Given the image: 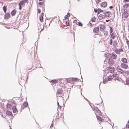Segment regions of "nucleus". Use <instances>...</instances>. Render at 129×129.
Wrapping results in <instances>:
<instances>
[{
	"label": "nucleus",
	"mask_w": 129,
	"mask_h": 129,
	"mask_svg": "<svg viewBox=\"0 0 129 129\" xmlns=\"http://www.w3.org/2000/svg\"><path fill=\"white\" fill-rule=\"evenodd\" d=\"M108 57H111L112 59H115L117 57V55L114 52H112L111 54H109V53H108Z\"/></svg>",
	"instance_id": "nucleus-1"
},
{
	"label": "nucleus",
	"mask_w": 129,
	"mask_h": 129,
	"mask_svg": "<svg viewBox=\"0 0 129 129\" xmlns=\"http://www.w3.org/2000/svg\"><path fill=\"white\" fill-rule=\"evenodd\" d=\"M10 13H7L5 14L4 18L7 20L10 18Z\"/></svg>",
	"instance_id": "nucleus-2"
},
{
	"label": "nucleus",
	"mask_w": 129,
	"mask_h": 129,
	"mask_svg": "<svg viewBox=\"0 0 129 129\" xmlns=\"http://www.w3.org/2000/svg\"><path fill=\"white\" fill-rule=\"evenodd\" d=\"M124 17L126 18H127L128 16V13L126 11V10L124 9V12L123 13Z\"/></svg>",
	"instance_id": "nucleus-3"
},
{
	"label": "nucleus",
	"mask_w": 129,
	"mask_h": 129,
	"mask_svg": "<svg viewBox=\"0 0 129 129\" xmlns=\"http://www.w3.org/2000/svg\"><path fill=\"white\" fill-rule=\"evenodd\" d=\"M93 31L95 33H98L99 31V27H94L93 29Z\"/></svg>",
	"instance_id": "nucleus-4"
},
{
	"label": "nucleus",
	"mask_w": 129,
	"mask_h": 129,
	"mask_svg": "<svg viewBox=\"0 0 129 129\" xmlns=\"http://www.w3.org/2000/svg\"><path fill=\"white\" fill-rule=\"evenodd\" d=\"M121 67L125 69H127L128 68V66L124 63H122L121 65Z\"/></svg>",
	"instance_id": "nucleus-5"
},
{
	"label": "nucleus",
	"mask_w": 129,
	"mask_h": 129,
	"mask_svg": "<svg viewBox=\"0 0 129 129\" xmlns=\"http://www.w3.org/2000/svg\"><path fill=\"white\" fill-rule=\"evenodd\" d=\"M111 13L110 11H106L105 13L104 14L105 17H110Z\"/></svg>",
	"instance_id": "nucleus-6"
},
{
	"label": "nucleus",
	"mask_w": 129,
	"mask_h": 129,
	"mask_svg": "<svg viewBox=\"0 0 129 129\" xmlns=\"http://www.w3.org/2000/svg\"><path fill=\"white\" fill-rule=\"evenodd\" d=\"M101 7L104 8L106 7L107 6V3L106 2H104L102 3L101 4Z\"/></svg>",
	"instance_id": "nucleus-7"
},
{
	"label": "nucleus",
	"mask_w": 129,
	"mask_h": 129,
	"mask_svg": "<svg viewBox=\"0 0 129 129\" xmlns=\"http://www.w3.org/2000/svg\"><path fill=\"white\" fill-rule=\"evenodd\" d=\"M12 109L13 110V112L14 113H16L17 112H18V111L17 110L16 106H13L12 107Z\"/></svg>",
	"instance_id": "nucleus-8"
},
{
	"label": "nucleus",
	"mask_w": 129,
	"mask_h": 129,
	"mask_svg": "<svg viewBox=\"0 0 129 129\" xmlns=\"http://www.w3.org/2000/svg\"><path fill=\"white\" fill-rule=\"evenodd\" d=\"M63 91L62 89L59 88L57 89V94H61L62 93Z\"/></svg>",
	"instance_id": "nucleus-9"
},
{
	"label": "nucleus",
	"mask_w": 129,
	"mask_h": 129,
	"mask_svg": "<svg viewBox=\"0 0 129 129\" xmlns=\"http://www.w3.org/2000/svg\"><path fill=\"white\" fill-rule=\"evenodd\" d=\"M44 15V14L43 13H42L41 14L40 16L39 17V19L41 22H42L43 21V16Z\"/></svg>",
	"instance_id": "nucleus-10"
},
{
	"label": "nucleus",
	"mask_w": 129,
	"mask_h": 129,
	"mask_svg": "<svg viewBox=\"0 0 129 129\" xmlns=\"http://www.w3.org/2000/svg\"><path fill=\"white\" fill-rule=\"evenodd\" d=\"M99 19V20H102L104 18H105V17L102 14H100L98 16Z\"/></svg>",
	"instance_id": "nucleus-11"
},
{
	"label": "nucleus",
	"mask_w": 129,
	"mask_h": 129,
	"mask_svg": "<svg viewBox=\"0 0 129 129\" xmlns=\"http://www.w3.org/2000/svg\"><path fill=\"white\" fill-rule=\"evenodd\" d=\"M108 63L109 64H112L114 63V62L112 59H109Z\"/></svg>",
	"instance_id": "nucleus-12"
},
{
	"label": "nucleus",
	"mask_w": 129,
	"mask_h": 129,
	"mask_svg": "<svg viewBox=\"0 0 129 129\" xmlns=\"http://www.w3.org/2000/svg\"><path fill=\"white\" fill-rule=\"evenodd\" d=\"M100 30L101 31H103L105 28L104 25L102 24H100Z\"/></svg>",
	"instance_id": "nucleus-13"
},
{
	"label": "nucleus",
	"mask_w": 129,
	"mask_h": 129,
	"mask_svg": "<svg viewBox=\"0 0 129 129\" xmlns=\"http://www.w3.org/2000/svg\"><path fill=\"white\" fill-rule=\"evenodd\" d=\"M6 114V115H9L10 116H13L12 112L9 111H7Z\"/></svg>",
	"instance_id": "nucleus-14"
},
{
	"label": "nucleus",
	"mask_w": 129,
	"mask_h": 129,
	"mask_svg": "<svg viewBox=\"0 0 129 129\" xmlns=\"http://www.w3.org/2000/svg\"><path fill=\"white\" fill-rule=\"evenodd\" d=\"M25 3L24 0H21L19 3V6H23L25 5Z\"/></svg>",
	"instance_id": "nucleus-15"
},
{
	"label": "nucleus",
	"mask_w": 129,
	"mask_h": 129,
	"mask_svg": "<svg viewBox=\"0 0 129 129\" xmlns=\"http://www.w3.org/2000/svg\"><path fill=\"white\" fill-rule=\"evenodd\" d=\"M121 61L122 62L124 63H127V59L125 58H121Z\"/></svg>",
	"instance_id": "nucleus-16"
},
{
	"label": "nucleus",
	"mask_w": 129,
	"mask_h": 129,
	"mask_svg": "<svg viewBox=\"0 0 129 129\" xmlns=\"http://www.w3.org/2000/svg\"><path fill=\"white\" fill-rule=\"evenodd\" d=\"M16 13V10L15 9H14L11 12V14L12 16H14L15 15Z\"/></svg>",
	"instance_id": "nucleus-17"
},
{
	"label": "nucleus",
	"mask_w": 129,
	"mask_h": 129,
	"mask_svg": "<svg viewBox=\"0 0 129 129\" xmlns=\"http://www.w3.org/2000/svg\"><path fill=\"white\" fill-rule=\"evenodd\" d=\"M111 37L113 39H114L115 37L116 34L114 33H113L110 34Z\"/></svg>",
	"instance_id": "nucleus-18"
},
{
	"label": "nucleus",
	"mask_w": 129,
	"mask_h": 129,
	"mask_svg": "<svg viewBox=\"0 0 129 129\" xmlns=\"http://www.w3.org/2000/svg\"><path fill=\"white\" fill-rule=\"evenodd\" d=\"M114 69L113 67H111L110 68L109 72L110 73H112L114 71Z\"/></svg>",
	"instance_id": "nucleus-19"
},
{
	"label": "nucleus",
	"mask_w": 129,
	"mask_h": 129,
	"mask_svg": "<svg viewBox=\"0 0 129 129\" xmlns=\"http://www.w3.org/2000/svg\"><path fill=\"white\" fill-rule=\"evenodd\" d=\"M93 109L96 111L97 112L100 113H101V111L97 107H94Z\"/></svg>",
	"instance_id": "nucleus-20"
},
{
	"label": "nucleus",
	"mask_w": 129,
	"mask_h": 129,
	"mask_svg": "<svg viewBox=\"0 0 129 129\" xmlns=\"http://www.w3.org/2000/svg\"><path fill=\"white\" fill-rule=\"evenodd\" d=\"M51 81V83L54 84L57 83L58 82V80L56 79L52 80Z\"/></svg>",
	"instance_id": "nucleus-21"
},
{
	"label": "nucleus",
	"mask_w": 129,
	"mask_h": 129,
	"mask_svg": "<svg viewBox=\"0 0 129 129\" xmlns=\"http://www.w3.org/2000/svg\"><path fill=\"white\" fill-rule=\"evenodd\" d=\"M125 81L126 82V84H129V78H126V79ZM124 84L125 85V84Z\"/></svg>",
	"instance_id": "nucleus-22"
},
{
	"label": "nucleus",
	"mask_w": 129,
	"mask_h": 129,
	"mask_svg": "<svg viewBox=\"0 0 129 129\" xmlns=\"http://www.w3.org/2000/svg\"><path fill=\"white\" fill-rule=\"evenodd\" d=\"M7 108L9 109H11V108L12 106L10 104H8V103L7 105Z\"/></svg>",
	"instance_id": "nucleus-23"
},
{
	"label": "nucleus",
	"mask_w": 129,
	"mask_h": 129,
	"mask_svg": "<svg viewBox=\"0 0 129 129\" xmlns=\"http://www.w3.org/2000/svg\"><path fill=\"white\" fill-rule=\"evenodd\" d=\"M28 105V103L27 102H24L23 103V105L25 107H27Z\"/></svg>",
	"instance_id": "nucleus-24"
},
{
	"label": "nucleus",
	"mask_w": 129,
	"mask_h": 129,
	"mask_svg": "<svg viewBox=\"0 0 129 129\" xmlns=\"http://www.w3.org/2000/svg\"><path fill=\"white\" fill-rule=\"evenodd\" d=\"M3 9L4 13H6L7 11L6 6H4L3 7Z\"/></svg>",
	"instance_id": "nucleus-25"
},
{
	"label": "nucleus",
	"mask_w": 129,
	"mask_h": 129,
	"mask_svg": "<svg viewBox=\"0 0 129 129\" xmlns=\"http://www.w3.org/2000/svg\"><path fill=\"white\" fill-rule=\"evenodd\" d=\"M96 118L98 120L101 122L102 121V119L101 117L96 115Z\"/></svg>",
	"instance_id": "nucleus-26"
},
{
	"label": "nucleus",
	"mask_w": 129,
	"mask_h": 129,
	"mask_svg": "<svg viewBox=\"0 0 129 129\" xmlns=\"http://www.w3.org/2000/svg\"><path fill=\"white\" fill-rule=\"evenodd\" d=\"M71 79L72 81H75V82L77 81V80H78V79L77 78H72L71 79V78H70Z\"/></svg>",
	"instance_id": "nucleus-27"
},
{
	"label": "nucleus",
	"mask_w": 129,
	"mask_h": 129,
	"mask_svg": "<svg viewBox=\"0 0 129 129\" xmlns=\"http://www.w3.org/2000/svg\"><path fill=\"white\" fill-rule=\"evenodd\" d=\"M109 27L110 28V34H111V33H112L113 31V29L111 27L109 26Z\"/></svg>",
	"instance_id": "nucleus-28"
},
{
	"label": "nucleus",
	"mask_w": 129,
	"mask_h": 129,
	"mask_svg": "<svg viewBox=\"0 0 129 129\" xmlns=\"http://www.w3.org/2000/svg\"><path fill=\"white\" fill-rule=\"evenodd\" d=\"M98 14H99L101 12H103V10L100 8L98 9Z\"/></svg>",
	"instance_id": "nucleus-29"
},
{
	"label": "nucleus",
	"mask_w": 129,
	"mask_h": 129,
	"mask_svg": "<svg viewBox=\"0 0 129 129\" xmlns=\"http://www.w3.org/2000/svg\"><path fill=\"white\" fill-rule=\"evenodd\" d=\"M108 34V33L107 31L104 32V35L105 37L107 36Z\"/></svg>",
	"instance_id": "nucleus-30"
},
{
	"label": "nucleus",
	"mask_w": 129,
	"mask_h": 129,
	"mask_svg": "<svg viewBox=\"0 0 129 129\" xmlns=\"http://www.w3.org/2000/svg\"><path fill=\"white\" fill-rule=\"evenodd\" d=\"M69 19H67L66 22V24L67 26H69L70 25V23L69 22Z\"/></svg>",
	"instance_id": "nucleus-31"
},
{
	"label": "nucleus",
	"mask_w": 129,
	"mask_h": 129,
	"mask_svg": "<svg viewBox=\"0 0 129 129\" xmlns=\"http://www.w3.org/2000/svg\"><path fill=\"white\" fill-rule=\"evenodd\" d=\"M77 24L80 26H81L82 25V24L80 22H78V23Z\"/></svg>",
	"instance_id": "nucleus-32"
},
{
	"label": "nucleus",
	"mask_w": 129,
	"mask_h": 129,
	"mask_svg": "<svg viewBox=\"0 0 129 129\" xmlns=\"http://www.w3.org/2000/svg\"><path fill=\"white\" fill-rule=\"evenodd\" d=\"M96 19L95 17H93L91 19V21L92 22H95V20Z\"/></svg>",
	"instance_id": "nucleus-33"
},
{
	"label": "nucleus",
	"mask_w": 129,
	"mask_h": 129,
	"mask_svg": "<svg viewBox=\"0 0 129 129\" xmlns=\"http://www.w3.org/2000/svg\"><path fill=\"white\" fill-rule=\"evenodd\" d=\"M115 52L117 54H119L120 53L119 50L116 49L115 50Z\"/></svg>",
	"instance_id": "nucleus-34"
},
{
	"label": "nucleus",
	"mask_w": 129,
	"mask_h": 129,
	"mask_svg": "<svg viewBox=\"0 0 129 129\" xmlns=\"http://www.w3.org/2000/svg\"><path fill=\"white\" fill-rule=\"evenodd\" d=\"M126 44L127 45H129V41L128 39H126Z\"/></svg>",
	"instance_id": "nucleus-35"
},
{
	"label": "nucleus",
	"mask_w": 129,
	"mask_h": 129,
	"mask_svg": "<svg viewBox=\"0 0 129 129\" xmlns=\"http://www.w3.org/2000/svg\"><path fill=\"white\" fill-rule=\"evenodd\" d=\"M129 6V4H125L123 6V7L126 6V7L127 8Z\"/></svg>",
	"instance_id": "nucleus-36"
},
{
	"label": "nucleus",
	"mask_w": 129,
	"mask_h": 129,
	"mask_svg": "<svg viewBox=\"0 0 129 129\" xmlns=\"http://www.w3.org/2000/svg\"><path fill=\"white\" fill-rule=\"evenodd\" d=\"M112 39H111L110 40V45H111L112 44Z\"/></svg>",
	"instance_id": "nucleus-37"
},
{
	"label": "nucleus",
	"mask_w": 129,
	"mask_h": 129,
	"mask_svg": "<svg viewBox=\"0 0 129 129\" xmlns=\"http://www.w3.org/2000/svg\"><path fill=\"white\" fill-rule=\"evenodd\" d=\"M57 105H58V107H59V109H60V108H61V106L59 105V103L58 102H57Z\"/></svg>",
	"instance_id": "nucleus-38"
},
{
	"label": "nucleus",
	"mask_w": 129,
	"mask_h": 129,
	"mask_svg": "<svg viewBox=\"0 0 129 129\" xmlns=\"http://www.w3.org/2000/svg\"><path fill=\"white\" fill-rule=\"evenodd\" d=\"M121 48L120 49H119V51H120V52H122L123 51V50L122 49V48L121 46Z\"/></svg>",
	"instance_id": "nucleus-39"
},
{
	"label": "nucleus",
	"mask_w": 129,
	"mask_h": 129,
	"mask_svg": "<svg viewBox=\"0 0 129 129\" xmlns=\"http://www.w3.org/2000/svg\"><path fill=\"white\" fill-rule=\"evenodd\" d=\"M107 81V80H104L103 79V83L104 84H105L106 83Z\"/></svg>",
	"instance_id": "nucleus-40"
},
{
	"label": "nucleus",
	"mask_w": 129,
	"mask_h": 129,
	"mask_svg": "<svg viewBox=\"0 0 129 129\" xmlns=\"http://www.w3.org/2000/svg\"><path fill=\"white\" fill-rule=\"evenodd\" d=\"M64 17L65 19H67L68 18V15H66L64 16Z\"/></svg>",
	"instance_id": "nucleus-41"
},
{
	"label": "nucleus",
	"mask_w": 129,
	"mask_h": 129,
	"mask_svg": "<svg viewBox=\"0 0 129 129\" xmlns=\"http://www.w3.org/2000/svg\"><path fill=\"white\" fill-rule=\"evenodd\" d=\"M121 72H121V73H122L123 72H124L125 73H126V71H123V70L121 69V70H120Z\"/></svg>",
	"instance_id": "nucleus-42"
},
{
	"label": "nucleus",
	"mask_w": 129,
	"mask_h": 129,
	"mask_svg": "<svg viewBox=\"0 0 129 129\" xmlns=\"http://www.w3.org/2000/svg\"><path fill=\"white\" fill-rule=\"evenodd\" d=\"M126 127L127 128H129V125L126 124Z\"/></svg>",
	"instance_id": "nucleus-43"
},
{
	"label": "nucleus",
	"mask_w": 129,
	"mask_h": 129,
	"mask_svg": "<svg viewBox=\"0 0 129 129\" xmlns=\"http://www.w3.org/2000/svg\"><path fill=\"white\" fill-rule=\"evenodd\" d=\"M41 10L40 9H38V13H41Z\"/></svg>",
	"instance_id": "nucleus-44"
},
{
	"label": "nucleus",
	"mask_w": 129,
	"mask_h": 129,
	"mask_svg": "<svg viewBox=\"0 0 129 129\" xmlns=\"http://www.w3.org/2000/svg\"><path fill=\"white\" fill-rule=\"evenodd\" d=\"M53 124L52 123L51 124V125L50 127V129H52V127L53 126Z\"/></svg>",
	"instance_id": "nucleus-45"
},
{
	"label": "nucleus",
	"mask_w": 129,
	"mask_h": 129,
	"mask_svg": "<svg viewBox=\"0 0 129 129\" xmlns=\"http://www.w3.org/2000/svg\"><path fill=\"white\" fill-rule=\"evenodd\" d=\"M94 12H95V13H96L97 12H98V9H94Z\"/></svg>",
	"instance_id": "nucleus-46"
},
{
	"label": "nucleus",
	"mask_w": 129,
	"mask_h": 129,
	"mask_svg": "<svg viewBox=\"0 0 129 129\" xmlns=\"http://www.w3.org/2000/svg\"><path fill=\"white\" fill-rule=\"evenodd\" d=\"M39 4L40 5H43V3L42 2H40L39 3Z\"/></svg>",
	"instance_id": "nucleus-47"
},
{
	"label": "nucleus",
	"mask_w": 129,
	"mask_h": 129,
	"mask_svg": "<svg viewBox=\"0 0 129 129\" xmlns=\"http://www.w3.org/2000/svg\"><path fill=\"white\" fill-rule=\"evenodd\" d=\"M124 3H126L127 2H129V0H124Z\"/></svg>",
	"instance_id": "nucleus-48"
},
{
	"label": "nucleus",
	"mask_w": 129,
	"mask_h": 129,
	"mask_svg": "<svg viewBox=\"0 0 129 129\" xmlns=\"http://www.w3.org/2000/svg\"><path fill=\"white\" fill-rule=\"evenodd\" d=\"M108 81H110L111 79V78L109 77H108Z\"/></svg>",
	"instance_id": "nucleus-49"
},
{
	"label": "nucleus",
	"mask_w": 129,
	"mask_h": 129,
	"mask_svg": "<svg viewBox=\"0 0 129 129\" xmlns=\"http://www.w3.org/2000/svg\"><path fill=\"white\" fill-rule=\"evenodd\" d=\"M19 6V9L20 10H21L22 8V7H21V6Z\"/></svg>",
	"instance_id": "nucleus-50"
},
{
	"label": "nucleus",
	"mask_w": 129,
	"mask_h": 129,
	"mask_svg": "<svg viewBox=\"0 0 129 129\" xmlns=\"http://www.w3.org/2000/svg\"><path fill=\"white\" fill-rule=\"evenodd\" d=\"M109 8L110 9H112L113 8V6H111L109 7Z\"/></svg>",
	"instance_id": "nucleus-51"
},
{
	"label": "nucleus",
	"mask_w": 129,
	"mask_h": 129,
	"mask_svg": "<svg viewBox=\"0 0 129 129\" xmlns=\"http://www.w3.org/2000/svg\"><path fill=\"white\" fill-rule=\"evenodd\" d=\"M70 13H68L67 14V15H68V16H69L70 17Z\"/></svg>",
	"instance_id": "nucleus-52"
},
{
	"label": "nucleus",
	"mask_w": 129,
	"mask_h": 129,
	"mask_svg": "<svg viewBox=\"0 0 129 129\" xmlns=\"http://www.w3.org/2000/svg\"><path fill=\"white\" fill-rule=\"evenodd\" d=\"M110 21V20H109V19H108V20H107H107H106V21H106V22H109V21Z\"/></svg>",
	"instance_id": "nucleus-53"
},
{
	"label": "nucleus",
	"mask_w": 129,
	"mask_h": 129,
	"mask_svg": "<svg viewBox=\"0 0 129 129\" xmlns=\"http://www.w3.org/2000/svg\"><path fill=\"white\" fill-rule=\"evenodd\" d=\"M77 20H74V21H73V22L74 23H75L76 22H77Z\"/></svg>",
	"instance_id": "nucleus-54"
},
{
	"label": "nucleus",
	"mask_w": 129,
	"mask_h": 129,
	"mask_svg": "<svg viewBox=\"0 0 129 129\" xmlns=\"http://www.w3.org/2000/svg\"><path fill=\"white\" fill-rule=\"evenodd\" d=\"M84 99H85L87 101H88V100L87 99H86V98H85V97H84Z\"/></svg>",
	"instance_id": "nucleus-55"
},
{
	"label": "nucleus",
	"mask_w": 129,
	"mask_h": 129,
	"mask_svg": "<svg viewBox=\"0 0 129 129\" xmlns=\"http://www.w3.org/2000/svg\"><path fill=\"white\" fill-rule=\"evenodd\" d=\"M99 1H98V2H96V3L97 4L98 3H99Z\"/></svg>",
	"instance_id": "nucleus-56"
},
{
	"label": "nucleus",
	"mask_w": 129,
	"mask_h": 129,
	"mask_svg": "<svg viewBox=\"0 0 129 129\" xmlns=\"http://www.w3.org/2000/svg\"><path fill=\"white\" fill-rule=\"evenodd\" d=\"M3 105H0V107H2Z\"/></svg>",
	"instance_id": "nucleus-57"
},
{
	"label": "nucleus",
	"mask_w": 129,
	"mask_h": 129,
	"mask_svg": "<svg viewBox=\"0 0 129 129\" xmlns=\"http://www.w3.org/2000/svg\"><path fill=\"white\" fill-rule=\"evenodd\" d=\"M43 30H44V28H43L41 29V30L40 31V32H41V31H42Z\"/></svg>",
	"instance_id": "nucleus-58"
},
{
	"label": "nucleus",
	"mask_w": 129,
	"mask_h": 129,
	"mask_svg": "<svg viewBox=\"0 0 129 129\" xmlns=\"http://www.w3.org/2000/svg\"><path fill=\"white\" fill-rule=\"evenodd\" d=\"M117 69H118V70H121V69H120V68H117Z\"/></svg>",
	"instance_id": "nucleus-59"
},
{
	"label": "nucleus",
	"mask_w": 129,
	"mask_h": 129,
	"mask_svg": "<svg viewBox=\"0 0 129 129\" xmlns=\"http://www.w3.org/2000/svg\"><path fill=\"white\" fill-rule=\"evenodd\" d=\"M40 1H43V0H39Z\"/></svg>",
	"instance_id": "nucleus-60"
},
{
	"label": "nucleus",
	"mask_w": 129,
	"mask_h": 129,
	"mask_svg": "<svg viewBox=\"0 0 129 129\" xmlns=\"http://www.w3.org/2000/svg\"><path fill=\"white\" fill-rule=\"evenodd\" d=\"M127 123L129 124V119L128 121H127Z\"/></svg>",
	"instance_id": "nucleus-61"
},
{
	"label": "nucleus",
	"mask_w": 129,
	"mask_h": 129,
	"mask_svg": "<svg viewBox=\"0 0 129 129\" xmlns=\"http://www.w3.org/2000/svg\"><path fill=\"white\" fill-rule=\"evenodd\" d=\"M128 28H129V24L128 25Z\"/></svg>",
	"instance_id": "nucleus-62"
},
{
	"label": "nucleus",
	"mask_w": 129,
	"mask_h": 129,
	"mask_svg": "<svg viewBox=\"0 0 129 129\" xmlns=\"http://www.w3.org/2000/svg\"><path fill=\"white\" fill-rule=\"evenodd\" d=\"M50 23H49V24L48 26H49V25H50Z\"/></svg>",
	"instance_id": "nucleus-63"
},
{
	"label": "nucleus",
	"mask_w": 129,
	"mask_h": 129,
	"mask_svg": "<svg viewBox=\"0 0 129 129\" xmlns=\"http://www.w3.org/2000/svg\"><path fill=\"white\" fill-rule=\"evenodd\" d=\"M70 79H69V78H68L67 79V81H68Z\"/></svg>",
	"instance_id": "nucleus-64"
}]
</instances>
